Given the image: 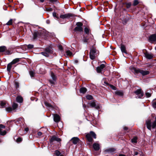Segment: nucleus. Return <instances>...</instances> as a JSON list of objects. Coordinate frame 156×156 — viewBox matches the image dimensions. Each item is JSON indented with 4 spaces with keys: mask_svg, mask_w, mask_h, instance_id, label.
I'll use <instances>...</instances> for the list:
<instances>
[{
    "mask_svg": "<svg viewBox=\"0 0 156 156\" xmlns=\"http://www.w3.org/2000/svg\"><path fill=\"white\" fill-rule=\"evenodd\" d=\"M145 94L147 97H151V94L149 92H147L145 93Z\"/></svg>",
    "mask_w": 156,
    "mask_h": 156,
    "instance_id": "nucleus-45",
    "label": "nucleus"
},
{
    "mask_svg": "<svg viewBox=\"0 0 156 156\" xmlns=\"http://www.w3.org/2000/svg\"><path fill=\"white\" fill-rule=\"evenodd\" d=\"M55 80H49V82L51 83V84H55Z\"/></svg>",
    "mask_w": 156,
    "mask_h": 156,
    "instance_id": "nucleus-48",
    "label": "nucleus"
},
{
    "mask_svg": "<svg viewBox=\"0 0 156 156\" xmlns=\"http://www.w3.org/2000/svg\"><path fill=\"white\" fill-rule=\"evenodd\" d=\"M105 67V66L104 64H101L100 66H98L97 68V72L98 73H101L103 69Z\"/></svg>",
    "mask_w": 156,
    "mask_h": 156,
    "instance_id": "nucleus-11",
    "label": "nucleus"
},
{
    "mask_svg": "<svg viewBox=\"0 0 156 156\" xmlns=\"http://www.w3.org/2000/svg\"><path fill=\"white\" fill-rule=\"evenodd\" d=\"M5 109L6 111L8 112H10L12 111V108L10 107L6 108Z\"/></svg>",
    "mask_w": 156,
    "mask_h": 156,
    "instance_id": "nucleus-40",
    "label": "nucleus"
},
{
    "mask_svg": "<svg viewBox=\"0 0 156 156\" xmlns=\"http://www.w3.org/2000/svg\"><path fill=\"white\" fill-rule=\"evenodd\" d=\"M12 106L13 109H15L18 107V105L15 103H14Z\"/></svg>",
    "mask_w": 156,
    "mask_h": 156,
    "instance_id": "nucleus-34",
    "label": "nucleus"
},
{
    "mask_svg": "<svg viewBox=\"0 0 156 156\" xmlns=\"http://www.w3.org/2000/svg\"><path fill=\"white\" fill-rule=\"evenodd\" d=\"M46 22L47 23L49 24L50 23V21L49 20H47Z\"/></svg>",
    "mask_w": 156,
    "mask_h": 156,
    "instance_id": "nucleus-59",
    "label": "nucleus"
},
{
    "mask_svg": "<svg viewBox=\"0 0 156 156\" xmlns=\"http://www.w3.org/2000/svg\"><path fill=\"white\" fill-rule=\"evenodd\" d=\"M7 48L5 46H2L0 47V52H2L5 51Z\"/></svg>",
    "mask_w": 156,
    "mask_h": 156,
    "instance_id": "nucleus-26",
    "label": "nucleus"
},
{
    "mask_svg": "<svg viewBox=\"0 0 156 156\" xmlns=\"http://www.w3.org/2000/svg\"><path fill=\"white\" fill-rule=\"evenodd\" d=\"M138 154V152H137V151H136V152H134V155H137Z\"/></svg>",
    "mask_w": 156,
    "mask_h": 156,
    "instance_id": "nucleus-57",
    "label": "nucleus"
},
{
    "mask_svg": "<svg viewBox=\"0 0 156 156\" xmlns=\"http://www.w3.org/2000/svg\"><path fill=\"white\" fill-rule=\"evenodd\" d=\"M66 53L67 55L71 56L72 55V52L69 50H67L66 51Z\"/></svg>",
    "mask_w": 156,
    "mask_h": 156,
    "instance_id": "nucleus-37",
    "label": "nucleus"
},
{
    "mask_svg": "<svg viewBox=\"0 0 156 156\" xmlns=\"http://www.w3.org/2000/svg\"><path fill=\"white\" fill-rule=\"evenodd\" d=\"M149 41L151 43L156 42V34L151 35L149 38Z\"/></svg>",
    "mask_w": 156,
    "mask_h": 156,
    "instance_id": "nucleus-9",
    "label": "nucleus"
},
{
    "mask_svg": "<svg viewBox=\"0 0 156 156\" xmlns=\"http://www.w3.org/2000/svg\"><path fill=\"white\" fill-rule=\"evenodd\" d=\"M34 45L33 44H29L27 45V48L29 49H31L33 48Z\"/></svg>",
    "mask_w": 156,
    "mask_h": 156,
    "instance_id": "nucleus-44",
    "label": "nucleus"
},
{
    "mask_svg": "<svg viewBox=\"0 0 156 156\" xmlns=\"http://www.w3.org/2000/svg\"><path fill=\"white\" fill-rule=\"evenodd\" d=\"M130 69L135 75H138L139 73H140L143 76H144L147 75L150 73L149 71L144 70L142 69H140L131 66L130 67Z\"/></svg>",
    "mask_w": 156,
    "mask_h": 156,
    "instance_id": "nucleus-1",
    "label": "nucleus"
},
{
    "mask_svg": "<svg viewBox=\"0 0 156 156\" xmlns=\"http://www.w3.org/2000/svg\"><path fill=\"white\" fill-rule=\"evenodd\" d=\"M53 16L56 18L57 19H58L59 17L58 16H57V14L55 12H53L52 13Z\"/></svg>",
    "mask_w": 156,
    "mask_h": 156,
    "instance_id": "nucleus-43",
    "label": "nucleus"
},
{
    "mask_svg": "<svg viewBox=\"0 0 156 156\" xmlns=\"http://www.w3.org/2000/svg\"><path fill=\"white\" fill-rule=\"evenodd\" d=\"M93 147L95 151H98L100 148L99 145L98 144L95 143L93 144Z\"/></svg>",
    "mask_w": 156,
    "mask_h": 156,
    "instance_id": "nucleus-22",
    "label": "nucleus"
},
{
    "mask_svg": "<svg viewBox=\"0 0 156 156\" xmlns=\"http://www.w3.org/2000/svg\"><path fill=\"white\" fill-rule=\"evenodd\" d=\"M110 86V88L113 90H116V87L113 85H111Z\"/></svg>",
    "mask_w": 156,
    "mask_h": 156,
    "instance_id": "nucleus-46",
    "label": "nucleus"
},
{
    "mask_svg": "<svg viewBox=\"0 0 156 156\" xmlns=\"http://www.w3.org/2000/svg\"><path fill=\"white\" fill-rule=\"evenodd\" d=\"M30 74L31 77H33L34 76V72L32 71H30L29 72Z\"/></svg>",
    "mask_w": 156,
    "mask_h": 156,
    "instance_id": "nucleus-39",
    "label": "nucleus"
},
{
    "mask_svg": "<svg viewBox=\"0 0 156 156\" xmlns=\"http://www.w3.org/2000/svg\"><path fill=\"white\" fill-rule=\"evenodd\" d=\"M90 106L92 108H94L96 109H98L100 108L99 105L98 104L96 103L95 100H93L89 103Z\"/></svg>",
    "mask_w": 156,
    "mask_h": 156,
    "instance_id": "nucleus-7",
    "label": "nucleus"
},
{
    "mask_svg": "<svg viewBox=\"0 0 156 156\" xmlns=\"http://www.w3.org/2000/svg\"><path fill=\"white\" fill-rule=\"evenodd\" d=\"M8 105L7 103L5 101H0V107L2 108L5 107Z\"/></svg>",
    "mask_w": 156,
    "mask_h": 156,
    "instance_id": "nucleus-17",
    "label": "nucleus"
},
{
    "mask_svg": "<svg viewBox=\"0 0 156 156\" xmlns=\"http://www.w3.org/2000/svg\"><path fill=\"white\" fill-rule=\"evenodd\" d=\"M79 140V139L77 137H73L70 140V141L74 144H77Z\"/></svg>",
    "mask_w": 156,
    "mask_h": 156,
    "instance_id": "nucleus-15",
    "label": "nucleus"
},
{
    "mask_svg": "<svg viewBox=\"0 0 156 156\" xmlns=\"http://www.w3.org/2000/svg\"><path fill=\"white\" fill-rule=\"evenodd\" d=\"M123 10H124L125 11H126V9H125V8H124L123 9Z\"/></svg>",
    "mask_w": 156,
    "mask_h": 156,
    "instance_id": "nucleus-63",
    "label": "nucleus"
},
{
    "mask_svg": "<svg viewBox=\"0 0 156 156\" xmlns=\"http://www.w3.org/2000/svg\"><path fill=\"white\" fill-rule=\"evenodd\" d=\"M53 115L54 116V120L55 122H57L60 121V118L58 115L57 114H53Z\"/></svg>",
    "mask_w": 156,
    "mask_h": 156,
    "instance_id": "nucleus-14",
    "label": "nucleus"
},
{
    "mask_svg": "<svg viewBox=\"0 0 156 156\" xmlns=\"http://www.w3.org/2000/svg\"><path fill=\"white\" fill-rule=\"evenodd\" d=\"M47 10L49 11H52V9L51 8H48L47 9Z\"/></svg>",
    "mask_w": 156,
    "mask_h": 156,
    "instance_id": "nucleus-54",
    "label": "nucleus"
},
{
    "mask_svg": "<svg viewBox=\"0 0 156 156\" xmlns=\"http://www.w3.org/2000/svg\"><path fill=\"white\" fill-rule=\"evenodd\" d=\"M12 19H10L8 22L6 23V24L8 25H12Z\"/></svg>",
    "mask_w": 156,
    "mask_h": 156,
    "instance_id": "nucleus-35",
    "label": "nucleus"
},
{
    "mask_svg": "<svg viewBox=\"0 0 156 156\" xmlns=\"http://www.w3.org/2000/svg\"><path fill=\"white\" fill-rule=\"evenodd\" d=\"M16 101L18 103H22L23 101V98L22 97L20 96H17L16 98Z\"/></svg>",
    "mask_w": 156,
    "mask_h": 156,
    "instance_id": "nucleus-23",
    "label": "nucleus"
},
{
    "mask_svg": "<svg viewBox=\"0 0 156 156\" xmlns=\"http://www.w3.org/2000/svg\"><path fill=\"white\" fill-rule=\"evenodd\" d=\"M5 54L6 55H9L11 54V51H9V50H7L5 52Z\"/></svg>",
    "mask_w": 156,
    "mask_h": 156,
    "instance_id": "nucleus-47",
    "label": "nucleus"
},
{
    "mask_svg": "<svg viewBox=\"0 0 156 156\" xmlns=\"http://www.w3.org/2000/svg\"><path fill=\"white\" fill-rule=\"evenodd\" d=\"M152 104L153 107L154 108H156V99L152 101Z\"/></svg>",
    "mask_w": 156,
    "mask_h": 156,
    "instance_id": "nucleus-32",
    "label": "nucleus"
},
{
    "mask_svg": "<svg viewBox=\"0 0 156 156\" xmlns=\"http://www.w3.org/2000/svg\"><path fill=\"white\" fill-rule=\"evenodd\" d=\"M22 139L20 137L18 138L16 140V141L17 142H20L22 141Z\"/></svg>",
    "mask_w": 156,
    "mask_h": 156,
    "instance_id": "nucleus-49",
    "label": "nucleus"
},
{
    "mask_svg": "<svg viewBox=\"0 0 156 156\" xmlns=\"http://www.w3.org/2000/svg\"><path fill=\"white\" fill-rule=\"evenodd\" d=\"M42 134V133L41 132H38L37 133V135L38 136H41Z\"/></svg>",
    "mask_w": 156,
    "mask_h": 156,
    "instance_id": "nucleus-52",
    "label": "nucleus"
},
{
    "mask_svg": "<svg viewBox=\"0 0 156 156\" xmlns=\"http://www.w3.org/2000/svg\"><path fill=\"white\" fill-rule=\"evenodd\" d=\"M132 142L134 143H136L137 142V138L136 137L133 138L131 140Z\"/></svg>",
    "mask_w": 156,
    "mask_h": 156,
    "instance_id": "nucleus-41",
    "label": "nucleus"
},
{
    "mask_svg": "<svg viewBox=\"0 0 156 156\" xmlns=\"http://www.w3.org/2000/svg\"><path fill=\"white\" fill-rule=\"evenodd\" d=\"M76 25L77 26L74 29V31L80 32L83 31V28L82 27L83 24L82 23L80 22H77Z\"/></svg>",
    "mask_w": 156,
    "mask_h": 156,
    "instance_id": "nucleus-6",
    "label": "nucleus"
},
{
    "mask_svg": "<svg viewBox=\"0 0 156 156\" xmlns=\"http://www.w3.org/2000/svg\"><path fill=\"white\" fill-rule=\"evenodd\" d=\"M120 49L122 53H125L126 54H127V53L126 50V48L124 45L121 44V47Z\"/></svg>",
    "mask_w": 156,
    "mask_h": 156,
    "instance_id": "nucleus-21",
    "label": "nucleus"
},
{
    "mask_svg": "<svg viewBox=\"0 0 156 156\" xmlns=\"http://www.w3.org/2000/svg\"><path fill=\"white\" fill-rule=\"evenodd\" d=\"M55 153L56 156H64L63 155L61 154V152L58 150L55 151Z\"/></svg>",
    "mask_w": 156,
    "mask_h": 156,
    "instance_id": "nucleus-28",
    "label": "nucleus"
},
{
    "mask_svg": "<svg viewBox=\"0 0 156 156\" xmlns=\"http://www.w3.org/2000/svg\"><path fill=\"white\" fill-rule=\"evenodd\" d=\"M83 106L84 108L85 107H86V105H83Z\"/></svg>",
    "mask_w": 156,
    "mask_h": 156,
    "instance_id": "nucleus-61",
    "label": "nucleus"
},
{
    "mask_svg": "<svg viewBox=\"0 0 156 156\" xmlns=\"http://www.w3.org/2000/svg\"><path fill=\"white\" fill-rule=\"evenodd\" d=\"M25 130L26 132H27L29 131V129L28 128H27L25 129Z\"/></svg>",
    "mask_w": 156,
    "mask_h": 156,
    "instance_id": "nucleus-56",
    "label": "nucleus"
},
{
    "mask_svg": "<svg viewBox=\"0 0 156 156\" xmlns=\"http://www.w3.org/2000/svg\"><path fill=\"white\" fill-rule=\"evenodd\" d=\"M134 93L136 96V98H141L144 95V93L142 91L141 89H138L134 92Z\"/></svg>",
    "mask_w": 156,
    "mask_h": 156,
    "instance_id": "nucleus-8",
    "label": "nucleus"
},
{
    "mask_svg": "<svg viewBox=\"0 0 156 156\" xmlns=\"http://www.w3.org/2000/svg\"><path fill=\"white\" fill-rule=\"evenodd\" d=\"M86 97L87 99L89 100H92L93 99L92 96L90 95H87L86 96Z\"/></svg>",
    "mask_w": 156,
    "mask_h": 156,
    "instance_id": "nucleus-31",
    "label": "nucleus"
},
{
    "mask_svg": "<svg viewBox=\"0 0 156 156\" xmlns=\"http://www.w3.org/2000/svg\"><path fill=\"white\" fill-rule=\"evenodd\" d=\"M39 36V33L38 31L37 30L34 31L33 33V39L34 40L36 39Z\"/></svg>",
    "mask_w": 156,
    "mask_h": 156,
    "instance_id": "nucleus-20",
    "label": "nucleus"
},
{
    "mask_svg": "<svg viewBox=\"0 0 156 156\" xmlns=\"http://www.w3.org/2000/svg\"><path fill=\"white\" fill-rule=\"evenodd\" d=\"M45 105L48 107H52L51 105H50L48 102L46 101L44 102Z\"/></svg>",
    "mask_w": 156,
    "mask_h": 156,
    "instance_id": "nucleus-42",
    "label": "nucleus"
},
{
    "mask_svg": "<svg viewBox=\"0 0 156 156\" xmlns=\"http://www.w3.org/2000/svg\"><path fill=\"white\" fill-rule=\"evenodd\" d=\"M88 41V40L87 39H85L83 40V41L84 42H87Z\"/></svg>",
    "mask_w": 156,
    "mask_h": 156,
    "instance_id": "nucleus-53",
    "label": "nucleus"
},
{
    "mask_svg": "<svg viewBox=\"0 0 156 156\" xmlns=\"http://www.w3.org/2000/svg\"><path fill=\"white\" fill-rule=\"evenodd\" d=\"M1 128L5 129V126L2 125H0V134L2 135H5L6 133V132L5 130H4L3 131H2V129Z\"/></svg>",
    "mask_w": 156,
    "mask_h": 156,
    "instance_id": "nucleus-12",
    "label": "nucleus"
},
{
    "mask_svg": "<svg viewBox=\"0 0 156 156\" xmlns=\"http://www.w3.org/2000/svg\"><path fill=\"white\" fill-rule=\"evenodd\" d=\"M14 86L16 89H17L19 87V83L17 81H15L14 82Z\"/></svg>",
    "mask_w": 156,
    "mask_h": 156,
    "instance_id": "nucleus-29",
    "label": "nucleus"
},
{
    "mask_svg": "<svg viewBox=\"0 0 156 156\" xmlns=\"http://www.w3.org/2000/svg\"><path fill=\"white\" fill-rule=\"evenodd\" d=\"M115 93L116 95L120 96H122L123 95V93L120 91H117L115 92Z\"/></svg>",
    "mask_w": 156,
    "mask_h": 156,
    "instance_id": "nucleus-30",
    "label": "nucleus"
},
{
    "mask_svg": "<svg viewBox=\"0 0 156 156\" xmlns=\"http://www.w3.org/2000/svg\"><path fill=\"white\" fill-rule=\"evenodd\" d=\"M155 121H156V117L155 118Z\"/></svg>",
    "mask_w": 156,
    "mask_h": 156,
    "instance_id": "nucleus-64",
    "label": "nucleus"
},
{
    "mask_svg": "<svg viewBox=\"0 0 156 156\" xmlns=\"http://www.w3.org/2000/svg\"><path fill=\"white\" fill-rule=\"evenodd\" d=\"M115 150L114 148H109L105 150L104 152L105 153H112L115 152Z\"/></svg>",
    "mask_w": 156,
    "mask_h": 156,
    "instance_id": "nucleus-18",
    "label": "nucleus"
},
{
    "mask_svg": "<svg viewBox=\"0 0 156 156\" xmlns=\"http://www.w3.org/2000/svg\"><path fill=\"white\" fill-rule=\"evenodd\" d=\"M40 2H44V0H40Z\"/></svg>",
    "mask_w": 156,
    "mask_h": 156,
    "instance_id": "nucleus-60",
    "label": "nucleus"
},
{
    "mask_svg": "<svg viewBox=\"0 0 156 156\" xmlns=\"http://www.w3.org/2000/svg\"><path fill=\"white\" fill-rule=\"evenodd\" d=\"M87 91V89L86 88L84 87H82V88H80V93H83V94L85 93V92H86Z\"/></svg>",
    "mask_w": 156,
    "mask_h": 156,
    "instance_id": "nucleus-25",
    "label": "nucleus"
},
{
    "mask_svg": "<svg viewBox=\"0 0 156 156\" xmlns=\"http://www.w3.org/2000/svg\"><path fill=\"white\" fill-rule=\"evenodd\" d=\"M56 141L58 142H59L61 141V139L60 138H58L56 136H53L50 140V142L51 143H52L54 141Z\"/></svg>",
    "mask_w": 156,
    "mask_h": 156,
    "instance_id": "nucleus-13",
    "label": "nucleus"
},
{
    "mask_svg": "<svg viewBox=\"0 0 156 156\" xmlns=\"http://www.w3.org/2000/svg\"><path fill=\"white\" fill-rule=\"evenodd\" d=\"M12 64L10 62L9 64H8L7 66V69L8 71L9 72H10L11 69V68H12Z\"/></svg>",
    "mask_w": 156,
    "mask_h": 156,
    "instance_id": "nucleus-24",
    "label": "nucleus"
},
{
    "mask_svg": "<svg viewBox=\"0 0 156 156\" xmlns=\"http://www.w3.org/2000/svg\"><path fill=\"white\" fill-rule=\"evenodd\" d=\"M131 5V3L130 2H125L123 3L122 7L123 8L126 7L127 9H129Z\"/></svg>",
    "mask_w": 156,
    "mask_h": 156,
    "instance_id": "nucleus-19",
    "label": "nucleus"
},
{
    "mask_svg": "<svg viewBox=\"0 0 156 156\" xmlns=\"http://www.w3.org/2000/svg\"><path fill=\"white\" fill-rule=\"evenodd\" d=\"M73 16V14L71 13H68L64 15H61L60 16V17L63 19L69 18Z\"/></svg>",
    "mask_w": 156,
    "mask_h": 156,
    "instance_id": "nucleus-10",
    "label": "nucleus"
},
{
    "mask_svg": "<svg viewBox=\"0 0 156 156\" xmlns=\"http://www.w3.org/2000/svg\"><path fill=\"white\" fill-rule=\"evenodd\" d=\"M51 78L53 80L56 81V76L53 73H51Z\"/></svg>",
    "mask_w": 156,
    "mask_h": 156,
    "instance_id": "nucleus-33",
    "label": "nucleus"
},
{
    "mask_svg": "<svg viewBox=\"0 0 156 156\" xmlns=\"http://www.w3.org/2000/svg\"><path fill=\"white\" fill-rule=\"evenodd\" d=\"M84 31L85 33L87 34H89V29L87 27H86L84 28Z\"/></svg>",
    "mask_w": 156,
    "mask_h": 156,
    "instance_id": "nucleus-38",
    "label": "nucleus"
},
{
    "mask_svg": "<svg viewBox=\"0 0 156 156\" xmlns=\"http://www.w3.org/2000/svg\"><path fill=\"white\" fill-rule=\"evenodd\" d=\"M119 156H126L125 155L123 154H120Z\"/></svg>",
    "mask_w": 156,
    "mask_h": 156,
    "instance_id": "nucleus-58",
    "label": "nucleus"
},
{
    "mask_svg": "<svg viewBox=\"0 0 156 156\" xmlns=\"http://www.w3.org/2000/svg\"><path fill=\"white\" fill-rule=\"evenodd\" d=\"M49 1L52 2V3H54V2H56L57 1V0H50Z\"/></svg>",
    "mask_w": 156,
    "mask_h": 156,
    "instance_id": "nucleus-51",
    "label": "nucleus"
},
{
    "mask_svg": "<svg viewBox=\"0 0 156 156\" xmlns=\"http://www.w3.org/2000/svg\"><path fill=\"white\" fill-rule=\"evenodd\" d=\"M53 51L50 47L46 48L45 51L41 52L40 54L46 57L49 56L50 54L52 53Z\"/></svg>",
    "mask_w": 156,
    "mask_h": 156,
    "instance_id": "nucleus-5",
    "label": "nucleus"
},
{
    "mask_svg": "<svg viewBox=\"0 0 156 156\" xmlns=\"http://www.w3.org/2000/svg\"><path fill=\"white\" fill-rule=\"evenodd\" d=\"M139 3V2L138 0H134L133 5V6H136Z\"/></svg>",
    "mask_w": 156,
    "mask_h": 156,
    "instance_id": "nucleus-36",
    "label": "nucleus"
},
{
    "mask_svg": "<svg viewBox=\"0 0 156 156\" xmlns=\"http://www.w3.org/2000/svg\"><path fill=\"white\" fill-rule=\"evenodd\" d=\"M146 124L147 128L150 130H151V127L153 129L156 128V121L155 120L151 124L150 120H147L146 121Z\"/></svg>",
    "mask_w": 156,
    "mask_h": 156,
    "instance_id": "nucleus-3",
    "label": "nucleus"
},
{
    "mask_svg": "<svg viewBox=\"0 0 156 156\" xmlns=\"http://www.w3.org/2000/svg\"><path fill=\"white\" fill-rule=\"evenodd\" d=\"M20 58H16L13 59L11 62L12 64H14L19 61Z\"/></svg>",
    "mask_w": 156,
    "mask_h": 156,
    "instance_id": "nucleus-27",
    "label": "nucleus"
},
{
    "mask_svg": "<svg viewBox=\"0 0 156 156\" xmlns=\"http://www.w3.org/2000/svg\"><path fill=\"white\" fill-rule=\"evenodd\" d=\"M123 129L125 130H127L128 129V128L127 127L125 126L124 127Z\"/></svg>",
    "mask_w": 156,
    "mask_h": 156,
    "instance_id": "nucleus-55",
    "label": "nucleus"
},
{
    "mask_svg": "<svg viewBox=\"0 0 156 156\" xmlns=\"http://www.w3.org/2000/svg\"><path fill=\"white\" fill-rule=\"evenodd\" d=\"M78 62V61L77 60H76L75 61V62L76 63H77Z\"/></svg>",
    "mask_w": 156,
    "mask_h": 156,
    "instance_id": "nucleus-62",
    "label": "nucleus"
},
{
    "mask_svg": "<svg viewBox=\"0 0 156 156\" xmlns=\"http://www.w3.org/2000/svg\"><path fill=\"white\" fill-rule=\"evenodd\" d=\"M99 51L97 50L96 48L92 46L90 49V51L89 53L90 58L92 60H94L95 58V55L99 53Z\"/></svg>",
    "mask_w": 156,
    "mask_h": 156,
    "instance_id": "nucleus-2",
    "label": "nucleus"
},
{
    "mask_svg": "<svg viewBox=\"0 0 156 156\" xmlns=\"http://www.w3.org/2000/svg\"><path fill=\"white\" fill-rule=\"evenodd\" d=\"M145 57L147 59H151L153 58V55L151 54L146 52L144 53Z\"/></svg>",
    "mask_w": 156,
    "mask_h": 156,
    "instance_id": "nucleus-16",
    "label": "nucleus"
},
{
    "mask_svg": "<svg viewBox=\"0 0 156 156\" xmlns=\"http://www.w3.org/2000/svg\"><path fill=\"white\" fill-rule=\"evenodd\" d=\"M92 137L94 139H96V134L93 131H90L89 133L87 134L86 135L87 140L90 142H92L93 140Z\"/></svg>",
    "mask_w": 156,
    "mask_h": 156,
    "instance_id": "nucleus-4",
    "label": "nucleus"
},
{
    "mask_svg": "<svg viewBox=\"0 0 156 156\" xmlns=\"http://www.w3.org/2000/svg\"><path fill=\"white\" fill-rule=\"evenodd\" d=\"M59 49L62 51H63V49L62 46L61 45H60L58 47Z\"/></svg>",
    "mask_w": 156,
    "mask_h": 156,
    "instance_id": "nucleus-50",
    "label": "nucleus"
}]
</instances>
